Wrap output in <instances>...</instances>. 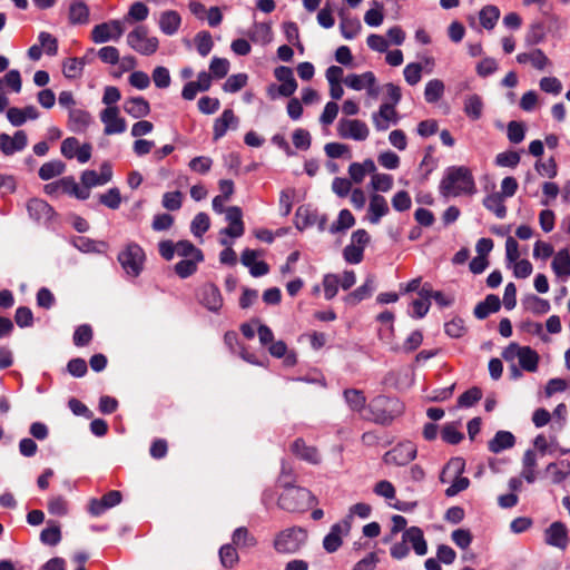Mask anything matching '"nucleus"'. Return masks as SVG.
I'll return each mask as SVG.
<instances>
[{"label":"nucleus","instance_id":"obj_62","mask_svg":"<svg viewBox=\"0 0 570 570\" xmlns=\"http://www.w3.org/2000/svg\"><path fill=\"white\" fill-rule=\"evenodd\" d=\"M316 215L311 214L308 207L299 206L295 214V225L298 229H304L316 222Z\"/></svg>","mask_w":570,"mask_h":570},{"label":"nucleus","instance_id":"obj_23","mask_svg":"<svg viewBox=\"0 0 570 570\" xmlns=\"http://www.w3.org/2000/svg\"><path fill=\"white\" fill-rule=\"evenodd\" d=\"M92 121L91 115L83 109H70L68 115V128L70 131L81 134L87 130Z\"/></svg>","mask_w":570,"mask_h":570},{"label":"nucleus","instance_id":"obj_14","mask_svg":"<svg viewBox=\"0 0 570 570\" xmlns=\"http://www.w3.org/2000/svg\"><path fill=\"white\" fill-rule=\"evenodd\" d=\"M199 303L213 313H218L223 307V296L217 285L205 283L198 292Z\"/></svg>","mask_w":570,"mask_h":570},{"label":"nucleus","instance_id":"obj_49","mask_svg":"<svg viewBox=\"0 0 570 570\" xmlns=\"http://www.w3.org/2000/svg\"><path fill=\"white\" fill-rule=\"evenodd\" d=\"M62 193L75 196L78 199L85 200L89 197L88 189L80 188L72 176L61 178Z\"/></svg>","mask_w":570,"mask_h":570},{"label":"nucleus","instance_id":"obj_28","mask_svg":"<svg viewBox=\"0 0 570 570\" xmlns=\"http://www.w3.org/2000/svg\"><path fill=\"white\" fill-rule=\"evenodd\" d=\"M27 210L30 218L37 222L49 219L53 214V208L40 198H31L27 204Z\"/></svg>","mask_w":570,"mask_h":570},{"label":"nucleus","instance_id":"obj_37","mask_svg":"<svg viewBox=\"0 0 570 570\" xmlns=\"http://www.w3.org/2000/svg\"><path fill=\"white\" fill-rule=\"evenodd\" d=\"M340 29L342 36L345 39H353L354 37H356L362 29L361 21L357 18H351L346 16L343 11L340 12Z\"/></svg>","mask_w":570,"mask_h":570},{"label":"nucleus","instance_id":"obj_34","mask_svg":"<svg viewBox=\"0 0 570 570\" xmlns=\"http://www.w3.org/2000/svg\"><path fill=\"white\" fill-rule=\"evenodd\" d=\"M551 268L558 277H570V254L568 249H561L553 256Z\"/></svg>","mask_w":570,"mask_h":570},{"label":"nucleus","instance_id":"obj_47","mask_svg":"<svg viewBox=\"0 0 570 570\" xmlns=\"http://www.w3.org/2000/svg\"><path fill=\"white\" fill-rule=\"evenodd\" d=\"M444 83L440 79H431L426 82L424 89V98L426 102L434 104L439 101L444 94Z\"/></svg>","mask_w":570,"mask_h":570},{"label":"nucleus","instance_id":"obj_42","mask_svg":"<svg viewBox=\"0 0 570 570\" xmlns=\"http://www.w3.org/2000/svg\"><path fill=\"white\" fill-rule=\"evenodd\" d=\"M66 170V165L63 161L55 159L45 163L38 171L40 179L50 180L57 176H60Z\"/></svg>","mask_w":570,"mask_h":570},{"label":"nucleus","instance_id":"obj_31","mask_svg":"<svg viewBox=\"0 0 570 570\" xmlns=\"http://www.w3.org/2000/svg\"><path fill=\"white\" fill-rule=\"evenodd\" d=\"M180 24H181V18L177 11L167 10L160 14L159 28L165 35H167V36L175 35L178 31Z\"/></svg>","mask_w":570,"mask_h":570},{"label":"nucleus","instance_id":"obj_12","mask_svg":"<svg viewBox=\"0 0 570 570\" xmlns=\"http://www.w3.org/2000/svg\"><path fill=\"white\" fill-rule=\"evenodd\" d=\"M124 33L122 24L119 20H110L94 27L91 39L96 43H104L111 39L118 40Z\"/></svg>","mask_w":570,"mask_h":570},{"label":"nucleus","instance_id":"obj_3","mask_svg":"<svg viewBox=\"0 0 570 570\" xmlns=\"http://www.w3.org/2000/svg\"><path fill=\"white\" fill-rule=\"evenodd\" d=\"M315 502L316 498L308 489L292 484L283 488L277 505L287 512L301 513L311 509Z\"/></svg>","mask_w":570,"mask_h":570},{"label":"nucleus","instance_id":"obj_46","mask_svg":"<svg viewBox=\"0 0 570 570\" xmlns=\"http://www.w3.org/2000/svg\"><path fill=\"white\" fill-rule=\"evenodd\" d=\"M500 18V10L495 6H485L479 13L480 23L484 29L491 30Z\"/></svg>","mask_w":570,"mask_h":570},{"label":"nucleus","instance_id":"obj_59","mask_svg":"<svg viewBox=\"0 0 570 570\" xmlns=\"http://www.w3.org/2000/svg\"><path fill=\"white\" fill-rule=\"evenodd\" d=\"M194 258H185L175 264L174 271L180 278H187L197 272V264Z\"/></svg>","mask_w":570,"mask_h":570},{"label":"nucleus","instance_id":"obj_8","mask_svg":"<svg viewBox=\"0 0 570 570\" xmlns=\"http://www.w3.org/2000/svg\"><path fill=\"white\" fill-rule=\"evenodd\" d=\"M306 538V531L302 528H288L276 535L274 548L279 553H295L305 543Z\"/></svg>","mask_w":570,"mask_h":570},{"label":"nucleus","instance_id":"obj_48","mask_svg":"<svg viewBox=\"0 0 570 570\" xmlns=\"http://www.w3.org/2000/svg\"><path fill=\"white\" fill-rule=\"evenodd\" d=\"M233 544L239 548H252L257 544V540L246 527L235 529L232 535Z\"/></svg>","mask_w":570,"mask_h":570},{"label":"nucleus","instance_id":"obj_13","mask_svg":"<svg viewBox=\"0 0 570 570\" xmlns=\"http://www.w3.org/2000/svg\"><path fill=\"white\" fill-rule=\"evenodd\" d=\"M351 524L347 520L333 524L330 532L323 538V549L327 552H336L343 544V539L347 537Z\"/></svg>","mask_w":570,"mask_h":570},{"label":"nucleus","instance_id":"obj_41","mask_svg":"<svg viewBox=\"0 0 570 570\" xmlns=\"http://www.w3.org/2000/svg\"><path fill=\"white\" fill-rule=\"evenodd\" d=\"M504 198L499 193H492L483 199V206L492 212L498 218H504L507 215V207L503 203Z\"/></svg>","mask_w":570,"mask_h":570},{"label":"nucleus","instance_id":"obj_63","mask_svg":"<svg viewBox=\"0 0 570 570\" xmlns=\"http://www.w3.org/2000/svg\"><path fill=\"white\" fill-rule=\"evenodd\" d=\"M40 540L47 546H57L61 541V531L58 524L43 529L40 533Z\"/></svg>","mask_w":570,"mask_h":570},{"label":"nucleus","instance_id":"obj_43","mask_svg":"<svg viewBox=\"0 0 570 570\" xmlns=\"http://www.w3.org/2000/svg\"><path fill=\"white\" fill-rule=\"evenodd\" d=\"M483 111V100L478 95H470L464 99V112L472 119L478 120L481 118Z\"/></svg>","mask_w":570,"mask_h":570},{"label":"nucleus","instance_id":"obj_20","mask_svg":"<svg viewBox=\"0 0 570 570\" xmlns=\"http://www.w3.org/2000/svg\"><path fill=\"white\" fill-rule=\"evenodd\" d=\"M544 541L551 547L566 549L568 543V530L561 522H553L544 531Z\"/></svg>","mask_w":570,"mask_h":570},{"label":"nucleus","instance_id":"obj_26","mask_svg":"<svg viewBox=\"0 0 570 570\" xmlns=\"http://www.w3.org/2000/svg\"><path fill=\"white\" fill-rule=\"evenodd\" d=\"M389 205L386 199L379 195L373 194L368 204V220L371 224H379L381 218L389 214Z\"/></svg>","mask_w":570,"mask_h":570},{"label":"nucleus","instance_id":"obj_10","mask_svg":"<svg viewBox=\"0 0 570 570\" xmlns=\"http://www.w3.org/2000/svg\"><path fill=\"white\" fill-rule=\"evenodd\" d=\"M336 130L340 137L355 141H364L370 136L368 126L360 119L341 118Z\"/></svg>","mask_w":570,"mask_h":570},{"label":"nucleus","instance_id":"obj_32","mask_svg":"<svg viewBox=\"0 0 570 570\" xmlns=\"http://www.w3.org/2000/svg\"><path fill=\"white\" fill-rule=\"evenodd\" d=\"M515 444L514 435L509 431H498L493 439L488 443V448L492 453H500L511 449Z\"/></svg>","mask_w":570,"mask_h":570},{"label":"nucleus","instance_id":"obj_39","mask_svg":"<svg viewBox=\"0 0 570 570\" xmlns=\"http://www.w3.org/2000/svg\"><path fill=\"white\" fill-rule=\"evenodd\" d=\"M500 308V299L498 296L491 294L480 302L474 308V315L479 320L488 317L491 313L498 312Z\"/></svg>","mask_w":570,"mask_h":570},{"label":"nucleus","instance_id":"obj_11","mask_svg":"<svg viewBox=\"0 0 570 570\" xmlns=\"http://www.w3.org/2000/svg\"><path fill=\"white\" fill-rule=\"evenodd\" d=\"M416 454V445L411 441H403L386 452L383 456V461L386 464L403 466L413 461Z\"/></svg>","mask_w":570,"mask_h":570},{"label":"nucleus","instance_id":"obj_33","mask_svg":"<svg viewBox=\"0 0 570 570\" xmlns=\"http://www.w3.org/2000/svg\"><path fill=\"white\" fill-rule=\"evenodd\" d=\"M375 170L374 161L365 159L363 163H352L348 167V175L354 183L360 184L367 174H373Z\"/></svg>","mask_w":570,"mask_h":570},{"label":"nucleus","instance_id":"obj_45","mask_svg":"<svg viewBox=\"0 0 570 570\" xmlns=\"http://www.w3.org/2000/svg\"><path fill=\"white\" fill-rule=\"evenodd\" d=\"M176 252L181 257H190L196 262H204L205 257L202 249L197 248L190 240H178L176 243Z\"/></svg>","mask_w":570,"mask_h":570},{"label":"nucleus","instance_id":"obj_2","mask_svg":"<svg viewBox=\"0 0 570 570\" xmlns=\"http://www.w3.org/2000/svg\"><path fill=\"white\" fill-rule=\"evenodd\" d=\"M411 548L420 557L428 553V543L423 531L419 527H410L404 530L401 534V540L392 543L390 547V556L396 561L404 560L410 556Z\"/></svg>","mask_w":570,"mask_h":570},{"label":"nucleus","instance_id":"obj_50","mask_svg":"<svg viewBox=\"0 0 570 570\" xmlns=\"http://www.w3.org/2000/svg\"><path fill=\"white\" fill-rule=\"evenodd\" d=\"M85 65V58H68L62 65L63 76L69 79L80 77Z\"/></svg>","mask_w":570,"mask_h":570},{"label":"nucleus","instance_id":"obj_19","mask_svg":"<svg viewBox=\"0 0 570 570\" xmlns=\"http://www.w3.org/2000/svg\"><path fill=\"white\" fill-rule=\"evenodd\" d=\"M274 77L281 82L278 87L279 95L291 97L297 89V82L289 67L279 66L275 68Z\"/></svg>","mask_w":570,"mask_h":570},{"label":"nucleus","instance_id":"obj_30","mask_svg":"<svg viewBox=\"0 0 570 570\" xmlns=\"http://www.w3.org/2000/svg\"><path fill=\"white\" fill-rule=\"evenodd\" d=\"M373 82H376V78L372 71L350 73L344 78V83L355 91L365 90Z\"/></svg>","mask_w":570,"mask_h":570},{"label":"nucleus","instance_id":"obj_15","mask_svg":"<svg viewBox=\"0 0 570 570\" xmlns=\"http://www.w3.org/2000/svg\"><path fill=\"white\" fill-rule=\"evenodd\" d=\"M372 122L377 131H386L391 126L399 122L400 117L394 107L391 104H382L377 111L372 114Z\"/></svg>","mask_w":570,"mask_h":570},{"label":"nucleus","instance_id":"obj_6","mask_svg":"<svg viewBox=\"0 0 570 570\" xmlns=\"http://www.w3.org/2000/svg\"><path fill=\"white\" fill-rule=\"evenodd\" d=\"M502 357L509 363H513L517 360L519 366L527 372H535L538 370L539 355L529 346L510 343L503 350Z\"/></svg>","mask_w":570,"mask_h":570},{"label":"nucleus","instance_id":"obj_51","mask_svg":"<svg viewBox=\"0 0 570 570\" xmlns=\"http://www.w3.org/2000/svg\"><path fill=\"white\" fill-rule=\"evenodd\" d=\"M384 20V7L379 1H373V7L364 14V22L368 27H380Z\"/></svg>","mask_w":570,"mask_h":570},{"label":"nucleus","instance_id":"obj_25","mask_svg":"<svg viewBox=\"0 0 570 570\" xmlns=\"http://www.w3.org/2000/svg\"><path fill=\"white\" fill-rule=\"evenodd\" d=\"M515 59L521 65L529 62L538 70H544L551 66L550 59L541 49H533L530 52L518 53Z\"/></svg>","mask_w":570,"mask_h":570},{"label":"nucleus","instance_id":"obj_64","mask_svg":"<svg viewBox=\"0 0 570 570\" xmlns=\"http://www.w3.org/2000/svg\"><path fill=\"white\" fill-rule=\"evenodd\" d=\"M272 29L267 23H255L249 32V38L254 42H268L271 40Z\"/></svg>","mask_w":570,"mask_h":570},{"label":"nucleus","instance_id":"obj_5","mask_svg":"<svg viewBox=\"0 0 570 570\" xmlns=\"http://www.w3.org/2000/svg\"><path fill=\"white\" fill-rule=\"evenodd\" d=\"M464 468L465 462L461 458L451 459L443 468L440 474V481L442 483H450V487L445 490L446 497H454L468 489L470 481L468 478L462 476Z\"/></svg>","mask_w":570,"mask_h":570},{"label":"nucleus","instance_id":"obj_16","mask_svg":"<svg viewBox=\"0 0 570 570\" xmlns=\"http://www.w3.org/2000/svg\"><path fill=\"white\" fill-rule=\"evenodd\" d=\"M100 120L105 125V135L122 134L127 124L126 120L119 117L118 107H107L100 112Z\"/></svg>","mask_w":570,"mask_h":570},{"label":"nucleus","instance_id":"obj_60","mask_svg":"<svg viewBox=\"0 0 570 570\" xmlns=\"http://www.w3.org/2000/svg\"><path fill=\"white\" fill-rule=\"evenodd\" d=\"M40 48L45 49L48 56H56L58 52V40L51 33L41 31L38 36Z\"/></svg>","mask_w":570,"mask_h":570},{"label":"nucleus","instance_id":"obj_17","mask_svg":"<svg viewBox=\"0 0 570 570\" xmlns=\"http://www.w3.org/2000/svg\"><path fill=\"white\" fill-rule=\"evenodd\" d=\"M28 145V136L24 130H18L11 137L6 132L0 134V151L4 156H12L22 151Z\"/></svg>","mask_w":570,"mask_h":570},{"label":"nucleus","instance_id":"obj_21","mask_svg":"<svg viewBox=\"0 0 570 570\" xmlns=\"http://www.w3.org/2000/svg\"><path fill=\"white\" fill-rule=\"evenodd\" d=\"M226 220L229 223V226L223 229L224 234L234 238L243 236L245 227L243 222V212L240 207H228L226 209Z\"/></svg>","mask_w":570,"mask_h":570},{"label":"nucleus","instance_id":"obj_38","mask_svg":"<svg viewBox=\"0 0 570 570\" xmlns=\"http://www.w3.org/2000/svg\"><path fill=\"white\" fill-rule=\"evenodd\" d=\"M89 21V8L83 1H75L69 7V22L86 24Z\"/></svg>","mask_w":570,"mask_h":570},{"label":"nucleus","instance_id":"obj_56","mask_svg":"<svg viewBox=\"0 0 570 570\" xmlns=\"http://www.w3.org/2000/svg\"><path fill=\"white\" fill-rule=\"evenodd\" d=\"M345 401L347 402L348 406L356 412H361L365 407V396L363 393L358 390H346L344 392Z\"/></svg>","mask_w":570,"mask_h":570},{"label":"nucleus","instance_id":"obj_58","mask_svg":"<svg viewBox=\"0 0 570 570\" xmlns=\"http://www.w3.org/2000/svg\"><path fill=\"white\" fill-rule=\"evenodd\" d=\"M423 66L419 62H411L404 67L403 76L410 86H415L421 81Z\"/></svg>","mask_w":570,"mask_h":570},{"label":"nucleus","instance_id":"obj_40","mask_svg":"<svg viewBox=\"0 0 570 570\" xmlns=\"http://www.w3.org/2000/svg\"><path fill=\"white\" fill-rule=\"evenodd\" d=\"M430 305H431V299L429 296L428 284H425L419 291V298H416L412 302V307H413L412 316L416 317V318L424 317L430 309Z\"/></svg>","mask_w":570,"mask_h":570},{"label":"nucleus","instance_id":"obj_4","mask_svg":"<svg viewBox=\"0 0 570 570\" xmlns=\"http://www.w3.org/2000/svg\"><path fill=\"white\" fill-rule=\"evenodd\" d=\"M403 410L404 406L397 399L377 396L371 401L368 414L364 415V417L377 424L386 425L400 416Z\"/></svg>","mask_w":570,"mask_h":570},{"label":"nucleus","instance_id":"obj_27","mask_svg":"<svg viewBox=\"0 0 570 570\" xmlns=\"http://www.w3.org/2000/svg\"><path fill=\"white\" fill-rule=\"evenodd\" d=\"M124 110L132 118L140 119L150 114V105L144 97H131L125 100Z\"/></svg>","mask_w":570,"mask_h":570},{"label":"nucleus","instance_id":"obj_29","mask_svg":"<svg viewBox=\"0 0 570 570\" xmlns=\"http://www.w3.org/2000/svg\"><path fill=\"white\" fill-rule=\"evenodd\" d=\"M538 458L533 450H527L522 456L521 476L528 482L533 483L538 476Z\"/></svg>","mask_w":570,"mask_h":570},{"label":"nucleus","instance_id":"obj_52","mask_svg":"<svg viewBox=\"0 0 570 570\" xmlns=\"http://www.w3.org/2000/svg\"><path fill=\"white\" fill-rule=\"evenodd\" d=\"M219 559L223 567L232 569L239 560L235 546L233 543L222 546Z\"/></svg>","mask_w":570,"mask_h":570},{"label":"nucleus","instance_id":"obj_7","mask_svg":"<svg viewBox=\"0 0 570 570\" xmlns=\"http://www.w3.org/2000/svg\"><path fill=\"white\" fill-rule=\"evenodd\" d=\"M146 256L144 249L137 243H129L118 254V262L127 275L137 277L144 269Z\"/></svg>","mask_w":570,"mask_h":570},{"label":"nucleus","instance_id":"obj_24","mask_svg":"<svg viewBox=\"0 0 570 570\" xmlns=\"http://www.w3.org/2000/svg\"><path fill=\"white\" fill-rule=\"evenodd\" d=\"M291 451L298 459L311 463H318V449L314 445H307L305 440L302 438L296 439L291 445Z\"/></svg>","mask_w":570,"mask_h":570},{"label":"nucleus","instance_id":"obj_36","mask_svg":"<svg viewBox=\"0 0 570 570\" xmlns=\"http://www.w3.org/2000/svg\"><path fill=\"white\" fill-rule=\"evenodd\" d=\"M546 472L551 478L552 483L559 484L570 474V462L560 461L549 463L546 468Z\"/></svg>","mask_w":570,"mask_h":570},{"label":"nucleus","instance_id":"obj_22","mask_svg":"<svg viewBox=\"0 0 570 570\" xmlns=\"http://www.w3.org/2000/svg\"><path fill=\"white\" fill-rule=\"evenodd\" d=\"M238 118L232 109H225L220 117L216 118L213 126V140L223 138L228 128L235 129L238 125Z\"/></svg>","mask_w":570,"mask_h":570},{"label":"nucleus","instance_id":"obj_53","mask_svg":"<svg viewBox=\"0 0 570 570\" xmlns=\"http://www.w3.org/2000/svg\"><path fill=\"white\" fill-rule=\"evenodd\" d=\"M194 41H195L197 51L202 57L208 56L214 47V42H213L210 32L205 31V30L197 32L194 38Z\"/></svg>","mask_w":570,"mask_h":570},{"label":"nucleus","instance_id":"obj_54","mask_svg":"<svg viewBox=\"0 0 570 570\" xmlns=\"http://www.w3.org/2000/svg\"><path fill=\"white\" fill-rule=\"evenodd\" d=\"M371 186L376 191L386 193L393 187V177L387 174L376 173L372 174Z\"/></svg>","mask_w":570,"mask_h":570},{"label":"nucleus","instance_id":"obj_55","mask_svg":"<svg viewBox=\"0 0 570 570\" xmlns=\"http://www.w3.org/2000/svg\"><path fill=\"white\" fill-rule=\"evenodd\" d=\"M94 336L92 327L89 324L79 325L73 333V344L78 347L87 346Z\"/></svg>","mask_w":570,"mask_h":570},{"label":"nucleus","instance_id":"obj_61","mask_svg":"<svg viewBox=\"0 0 570 570\" xmlns=\"http://www.w3.org/2000/svg\"><path fill=\"white\" fill-rule=\"evenodd\" d=\"M247 80L248 77L246 73L232 75L223 85V89L226 92H237L246 86Z\"/></svg>","mask_w":570,"mask_h":570},{"label":"nucleus","instance_id":"obj_35","mask_svg":"<svg viewBox=\"0 0 570 570\" xmlns=\"http://www.w3.org/2000/svg\"><path fill=\"white\" fill-rule=\"evenodd\" d=\"M374 288H375V279L373 276H368L365 279L364 284H362L360 287H357L355 291H353L345 297V301L348 304H357L361 301L370 297L372 295Z\"/></svg>","mask_w":570,"mask_h":570},{"label":"nucleus","instance_id":"obj_44","mask_svg":"<svg viewBox=\"0 0 570 570\" xmlns=\"http://www.w3.org/2000/svg\"><path fill=\"white\" fill-rule=\"evenodd\" d=\"M355 224V218L348 209H342L334 220L328 230L332 234L345 232L350 229Z\"/></svg>","mask_w":570,"mask_h":570},{"label":"nucleus","instance_id":"obj_1","mask_svg":"<svg viewBox=\"0 0 570 570\" xmlns=\"http://www.w3.org/2000/svg\"><path fill=\"white\" fill-rule=\"evenodd\" d=\"M439 191L445 198L475 194L476 187L471 170L465 166L449 167L440 181Z\"/></svg>","mask_w":570,"mask_h":570},{"label":"nucleus","instance_id":"obj_9","mask_svg":"<svg viewBox=\"0 0 570 570\" xmlns=\"http://www.w3.org/2000/svg\"><path fill=\"white\" fill-rule=\"evenodd\" d=\"M127 42L135 51L144 56H150L158 49L159 42L156 37H148V29L138 26L127 36Z\"/></svg>","mask_w":570,"mask_h":570},{"label":"nucleus","instance_id":"obj_18","mask_svg":"<svg viewBox=\"0 0 570 570\" xmlns=\"http://www.w3.org/2000/svg\"><path fill=\"white\" fill-rule=\"evenodd\" d=\"M122 500V494L118 490H111L107 492L100 499H91L88 504V511L94 517H99L105 513L108 509L118 505Z\"/></svg>","mask_w":570,"mask_h":570},{"label":"nucleus","instance_id":"obj_57","mask_svg":"<svg viewBox=\"0 0 570 570\" xmlns=\"http://www.w3.org/2000/svg\"><path fill=\"white\" fill-rule=\"evenodd\" d=\"M209 227L210 219L206 213H198L190 224V230L197 237H202L209 229Z\"/></svg>","mask_w":570,"mask_h":570}]
</instances>
